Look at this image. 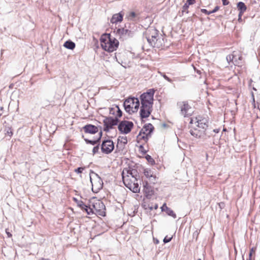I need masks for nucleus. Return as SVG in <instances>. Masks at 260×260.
<instances>
[{"label": "nucleus", "instance_id": "f257e3e1", "mask_svg": "<svg viewBox=\"0 0 260 260\" xmlns=\"http://www.w3.org/2000/svg\"><path fill=\"white\" fill-rule=\"evenodd\" d=\"M100 41L102 48L109 52L116 50L119 45L118 41L114 38H111L110 34L102 35Z\"/></svg>", "mask_w": 260, "mask_h": 260}, {"label": "nucleus", "instance_id": "f03ea898", "mask_svg": "<svg viewBox=\"0 0 260 260\" xmlns=\"http://www.w3.org/2000/svg\"><path fill=\"white\" fill-rule=\"evenodd\" d=\"M158 35L159 31L157 29L154 28H150L146 30L144 37L150 46L159 48L162 46L164 43V39H158L156 40H153V37H154V36L158 37Z\"/></svg>", "mask_w": 260, "mask_h": 260}, {"label": "nucleus", "instance_id": "7ed1b4c3", "mask_svg": "<svg viewBox=\"0 0 260 260\" xmlns=\"http://www.w3.org/2000/svg\"><path fill=\"white\" fill-rule=\"evenodd\" d=\"M190 124H194L196 126L201 129L205 130V132L211 135V132H209L208 127V120L207 118L199 116L190 119Z\"/></svg>", "mask_w": 260, "mask_h": 260}, {"label": "nucleus", "instance_id": "20e7f679", "mask_svg": "<svg viewBox=\"0 0 260 260\" xmlns=\"http://www.w3.org/2000/svg\"><path fill=\"white\" fill-rule=\"evenodd\" d=\"M122 176L123 183L125 186L131 189L133 192H139L140 187L138 183H135L134 180H132L131 178H128V176H125L124 171L122 172Z\"/></svg>", "mask_w": 260, "mask_h": 260}, {"label": "nucleus", "instance_id": "39448f33", "mask_svg": "<svg viewBox=\"0 0 260 260\" xmlns=\"http://www.w3.org/2000/svg\"><path fill=\"white\" fill-rule=\"evenodd\" d=\"M93 176H90V180L92 184V190L97 193L103 186V182L101 177L96 173H93Z\"/></svg>", "mask_w": 260, "mask_h": 260}, {"label": "nucleus", "instance_id": "423d86ee", "mask_svg": "<svg viewBox=\"0 0 260 260\" xmlns=\"http://www.w3.org/2000/svg\"><path fill=\"white\" fill-rule=\"evenodd\" d=\"M90 209H91L92 212L91 214H97L101 216H103L105 214L104 210H105V206L104 203L100 201L96 200L93 202L91 205H90Z\"/></svg>", "mask_w": 260, "mask_h": 260}, {"label": "nucleus", "instance_id": "0eeeda50", "mask_svg": "<svg viewBox=\"0 0 260 260\" xmlns=\"http://www.w3.org/2000/svg\"><path fill=\"white\" fill-rule=\"evenodd\" d=\"M154 92L155 90L153 89H150L142 94L140 96L141 104L152 105Z\"/></svg>", "mask_w": 260, "mask_h": 260}, {"label": "nucleus", "instance_id": "6e6552de", "mask_svg": "<svg viewBox=\"0 0 260 260\" xmlns=\"http://www.w3.org/2000/svg\"><path fill=\"white\" fill-rule=\"evenodd\" d=\"M189 133L193 137L204 140L207 139L211 136L210 135L205 132V130L201 129L198 127L191 128L189 131Z\"/></svg>", "mask_w": 260, "mask_h": 260}, {"label": "nucleus", "instance_id": "1a4fd4ad", "mask_svg": "<svg viewBox=\"0 0 260 260\" xmlns=\"http://www.w3.org/2000/svg\"><path fill=\"white\" fill-rule=\"evenodd\" d=\"M177 106L180 110V113L184 117H188L190 115L191 107L187 101L178 102Z\"/></svg>", "mask_w": 260, "mask_h": 260}, {"label": "nucleus", "instance_id": "9d476101", "mask_svg": "<svg viewBox=\"0 0 260 260\" xmlns=\"http://www.w3.org/2000/svg\"><path fill=\"white\" fill-rule=\"evenodd\" d=\"M118 121L119 120L117 117H106L103 120L104 126V131L106 132H109L110 129L113 128V126L116 125L118 124Z\"/></svg>", "mask_w": 260, "mask_h": 260}, {"label": "nucleus", "instance_id": "9b49d317", "mask_svg": "<svg viewBox=\"0 0 260 260\" xmlns=\"http://www.w3.org/2000/svg\"><path fill=\"white\" fill-rule=\"evenodd\" d=\"M114 32H115L117 37L122 40L126 39L128 37H131L133 36L132 31L126 28L125 25L124 27L117 28L114 30Z\"/></svg>", "mask_w": 260, "mask_h": 260}, {"label": "nucleus", "instance_id": "f8f14e48", "mask_svg": "<svg viewBox=\"0 0 260 260\" xmlns=\"http://www.w3.org/2000/svg\"><path fill=\"white\" fill-rule=\"evenodd\" d=\"M133 126L134 124L132 121L123 120L120 122L118 128L121 133L127 134L131 131Z\"/></svg>", "mask_w": 260, "mask_h": 260}, {"label": "nucleus", "instance_id": "ddd939ff", "mask_svg": "<svg viewBox=\"0 0 260 260\" xmlns=\"http://www.w3.org/2000/svg\"><path fill=\"white\" fill-rule=\"evenodd\" d=\"M114 143L112 140H104L101 146V150L102 152L106 154H109L114 149Z\"/></svg>", "mask_w": 260, "mask_h": 260}, {"label": "nucleus", "instance_id": "4468645a", "mask_svg": "<svg viewBox=\"0 0 260 260\" xmlns=\"http://www.w3.org/2000/svg\"><path fill=\"white\" fill-rule=\"evenodd\" d=\"M140 114L142 119L147 118L152 112V105L141 104Z\"/></svg>", "mask_w": 260, "mask_h": 260}, {"label": "nucleus", "instance_id": "2eb2a0df", "mask_svg": "<svg viewBox=\"0 0 260 260\" xmlns=\"http://www.w3.org/2000/svg\"><path fill=\"white\" fill-rule=\"evenodd\" d=\"M123 16L124 12L122 11L118 13L114 14L110 19V22L112 24L120 23L123 20Z\"/></svg>", "mask_w": 260, "mask_h": 260}, {"label": "nucleus", "instance_id": "dca6fc26", "mask_svg": "<svg viewBox=\"0 0 260 260\" xmlns=\"http://www.w3.org/2000/svg\"><path fill=\"white\" fill-rule=\"evenodd\" d=\"M83 129L85 133L90 134H94L99 131L98 127L92 124H87L83 127Z\"/></svg>", "mask_w": 260, "mask_h": 260}, {"label": "nucleus", "instance_id": "f3484780", "mask_svg": "<svg viewBox=\"0 0 260 260\" xmlns=\"http://www.w3.org/2000/svg\"><path fill=\"white\" fill-rule=\"evenodd\" d=\"M123 171L125 172V176H128L129 178L133 179L134 181H137V171L135 169H124Z\"/></svg>", "mask_w": 260, "mask_h": 260}, {"label": "nucleus", "instance_id": "a211bd4d", "mask_svg": "<svg viewBox=\"0 0 260 260\" xmlns=\"http://www.w3.org/2000/svg\"><path fill=\"white\" fill-rule=\"evenodd\" d=\"M143 190L147 198L152 196L153 194V190L147 181L143 182Z\"/></svg>", "mask_w": 260, "mask_h": 260}, {"label": "nucleus", "instance_id": "6ab92c4d", "mask_svg": "<svg viewBox=\"0 0 260 260\" xmlns=\"http://www.w3.org/2000/svg\"><path fill=\"white\" fill-rule=\"evenodd\" d=\"M154 129V127L151 123H148L145 124L140 131V133H142L144 135H151Z\"/></svg>", "mask_w": 260, "mask_h": 260}, {"label": "nucleus", "instance_id": "aec40b11", "mask_svg": "<svg viewBox=\"0 0 260 260\" xmlns=\"http://www.w3.org/2000/svg\"><path fill=\"white\" fill-rule=\"evenodd\" d=\"M134 100H132V98H128L123 103V106L125 111L129 114L135 112H133L134 109L132 108V107H131V105L129 104L131 102H133L132 101H134Z\"/></svg>", "mask_w": 260, "mask_h": 260}, {"label": "nucleus", "instance_id": "412c9836", "mask_svg": "<svg viewBox=\"0 0 260 260\" xmlns=\"http://www.w3.org/2000/svg\"><path fill=\"white\" fill-rule=\"evenodd\" d=\"M78 206H79L82 210H84L88 215L91 214L92 212L91 209H90V205L89 206L86 205L82 201H78L77 202Z\"/></svg>", "mask_w": 260, "mask_h": 260}, {"label": "nucleus", "instance_id": "4be33fe9", "mask_svg": "<svg viewBox=\"0 0 260 260\" xmlns=\"http://www.w3.org/2000/svg\"><path fill=\"white\" fill-rule=\"evenodd\" d=\"M161 209L162 211H165L168 215L173 217L174 218L177 217L176 214L171 208L167 207L166 204H164L161 207Z\"/></svg>", "mask_w": 260, "mask_h": 260}, {"label": "nucleus", "instance_id": "5701e85b", "mask_svg": "<svg viewBox=\"0 0 260 260\" xmlns=\"http://www.w3.org/2000/svg\"><path fill=\"white\" fill-rule=\"evenodd\" d=\"M132 100H134V101H133L131 102V103H129V104L131 105V107H132V108L134 109L133 112H137L139 109V106H140V102L138 98H132Z\"/></svg>", "mask_w": 260, "mask_h": 260}, {"label": "nucleus", "instance_id": "b1692460", "mask_svg": "<svg viewBox=\"0 0 260 260\" xmlns=\"http://www.w3.org/2000/svg\"><path fill=\"white\" fill-rule=\"evenodd\" d=\"M237 8L240 13L244 14L246 11L247 7L243 2H240L237 4Z\"/></svg>", "mask_w": 260, "mask_h": 260}, {"label": "nucleus", "instance_id": "393cba45", "mask_svg": "<svg viewBox=\"0 0 260 260\" xmlns=\"http://www.w3.org/2000/svg\"><path fill=\"white\" fill-rule=\"evenodd\" d=\"M63 46L67 49L73 50L75 47V44L72 41L68 40L65 42Z\"/></svg>", "mask_w": 260, "mask_h": 260}, {"label": "nucleus", "instance_id": "a878e982", "mask_svg": "<svg viewBox=\"0 0 260 260\" xmlns=\"http://www.w3.org/2000/svg\"><path fill=\"white\" fill-rule=\"evenodd\" d=\"M151 137V135H144L141 133H139L138 136H137V139L140 141L141 140H143L145 142H146L149 138Z\"/></svg>", "mask_w": 260, "mask_h": 260}, {"label": "nucleus", "instance_id": "bb28decb", "mask_svg": "<svg viewBox=\"0 0 260 260\" xmlns=\"http://www.w3.org/2000/svg\"><path fill=\"white\" fill-rule=\"evenodd\" d=\"M144 175L147 178L149 179L153 175V172L150 169H146L144 170Z\"/></svg>", "mask_w": 260, "mask_h": 260}, {"label": "nucleus", "instance_id": "cd10ccee", "mask_svg": "<svg viewBox=\"0 0 260 260\" xmlns=\"http://www.w3.org/2000/svg\"><path fill=\"white\" fill-rule=\"evenodd\" d=\"M137 16V14L134 12H131L126 15V18L131 21H134L135 18Z\"/></svg>", "mask_w": 260, "mask_h": 260}, {"label": "nucleus", "instance_id": "c85d7f7f", "mask_svg": "<svg viewBox=\"0 0 260 260\" xmlns=\"http://www.w3.org/2000/svg\"><path fill=\"white\" fill-rule=\"evenodd\" d=\"M115 109H116V116L115 117H120L121 116H122V111H121V110L119 109V107H118V106H115Z\"/></svg>", "mask_w": 260, "mask_h": 260}, {"label": "nucleus", "instance_id": "c756f323", "mask_svg": "<svg viewBox=\"0 0 260 260\" xmlns=\"http://www.w3.org/2000/svg\"><path fill=\"white\" fill-rule=\"evenodd\" d=\"M84 140L86 142V143L87 144H91L92 145H94L98 143V142H99L98 139L96 140H90L89 139H84Z\"/></svg>", "mask_w": 260, "mask_h": 260}, {"label": "nucleus", "instance_id": "7c9ffc66", "mask_svg": "<svg viewBox=\"0 0 260 260\" xmlns=\"http://www.w3.org/2000/svg\"><path fill=\"white\" fill-rule=\"evenodd\" d=\"M190 5V4H187V2H186V3L184 4V5L182 7V13H183L184 12H185L186 13H188V11L187 10L189 6Z\"/></svg>", "mask_w": 260, "mask_h": 260}, {"label": "nucleus", "instance_id": "2f4dec72", "mask_svg": "<svg viewBox=\"0 0 260 260\" xmlns=\"http://www.w3.org/2000/svg\"><path fill=\"white\" fill-rule=\"evenodd\" d=\"M6 134L8 135L10 137H11L13 135L12 129L11 127H7L6 128Z\"/></svg>", "mask_w": 260, "mask_h": 260}, {"label": "nucleus", "instance_id": "473e14b6", "mask_svg": "<svg viewBox=\"0 0 260 260\" xmlns=\"http://www.w3.org/2000/svg\"><path fill=\"white\" fill-rule=\"evenodd\" d=\"M120 141L121 143H122L124 145L127 144V140L126 137H119L118 139V142H119Z\"/></svg>", "mask_w": 260, "mask_h": 260}, {"label": "nucleus", "instance_id": "72a5a7b5", "mask_svg": "<svg viewBox=\"0 0 260 260\" xmlns=\"http://www.w3.org/2000/svg\"><path fill=\"white\" fill-rule=\"evenodd\" d=\"M146 159L147 160L148 162L151 163V164H154V160L153 158L149 155H147L145 156Z\"/></svg>", "mask_w": 260, "mask_h": 260}, {"label": "nucleus", "instance_id": "f704fd0d", "mask_svg": "<svg viewBox=\"0 0 260 260\" xmlns=\"http://www.w3.org/2000/svg\"><path fill=\"white\" fill-rule=\"evenodd\" d=\"M234 59V55L233 54H230L226 56V60L229 63L233 61Z\"/></svg>", "mask_w": 260, "mask_h": 260}, {"label": "nucleus", "instance_id": "c9c22d12", "mask_svg": "<svg viewBox=\"0 0 260 260\" xmlns=\"http://www.w3.org/2000/svg\"><path fill=\"white\" fill-rule=\"evenodd\" d=\"M149 181L152 183H155L156 180V177L154 174L152 176V177H150L148 179Z\"/></svg>", "mask_w": 260, "mask_h": 260}, {"label": "nucleus", "instance_id": "e433bc0d", "mask_svg": "<svg viewBox=\"0 0 260 260\" xmlns=\"http://www.w3.org/2000/svg\"><path fill=\"white\" fill-rule=\"evenodd\" d=\"M116 109H115V106L110 109V114L112 115H115L116 116Z\"/></svg>", "mask_w": 260, "mask_h": 260}, {"label": "nucleus", "instance_id": "4c0bfd02", "mask_svg": "<svg viewBox=\"0 0 260 260\" xmlns=\"http://www.w3.org/2000/svg\"><path fill=\"white\" fill-rule=\"evenodd\" d=\"M99 149V145H98L94 147L93 149H92V152H93V154H94L96 153L97 152H98Z\"/></svg>", "mask_w": 260, "mask_h": 260}, {"label": "nucleus", "instance_id": "58836bf2", "mask_svg": "<svg viewBox=\"0 0 260 260\" xmlns=\"http://www.w3.org/2000/svg\"><path fill=\"white\" fill-rule=\"evenodd\" d=\"M172 237H168V236H166L165 237V238L164 239V242L165 243H168L170 241H171V239H172Z\"/></svg>", "mask_w": 260, "mask_h": 260}, {"label": "nucleus", "instance_id": "ea45409f", "mask_svg": "<svg viewBox=\"0 0 260 260\" xmlns=\"http://www.w3.org/2000/svg\"><path fill=\"white\" fill-rule=\"evenodd\" d=\"M139 151H141L143 154H145L147 152V151L144 149V148L142 145H141L139 146Z\"/></svg>", "mask_w": 260, "mask_h": 260}, {"label": "nucleus", "instance_id": "a19ab883", "mask_svg": "<svg viewBox=\"0 0 260 260\" xmlns=\"http://www.w3.org/2000/svg\"><path fill=\"white\" fill-rule=\"evenodd\" d=\"M161 76L168 82H172V80L169 78L168 76H167L165 74L161 73Z\"/></svg>", "mask_w": 260, "mask_h": 260}, {"label": "nucleus", "instance_id": "79ce46f5", "mask_svg": "<svg viewBox=\"0 0 260 260\" xmlns=\"http://www.w3.org/2000/svg\"><path fill=\"white\" fill-rule=\"evenodd\" d=\"M201 11L202 13L206 14V15H210L211 14V11H208L206 9H202L201 10Z\"/></svg>", "mask_w": 260, "mask_h": 260}, {"label": "nucleus", "instance_id": "37998d69", "mask_svg": "<svg viewBox=\"0 0 260 260\" xmlns=\"http://www.w3.org/2000/svg\"><path fill=\"white\" fill-rule=\"evenodd\" d=\"M84 170L83 168L82 167H79L77 169L75 170V172L77 173H81L82 172L83 170Z\"/></svg>", "mask_w": 260, "mask_h": 260}, {"label": "nucleus", "instance_id": "c03bdc74", "mask_svg": "<svg viewBox=\"0 0 260 260\" xmlns=\"http://www.w3.org/2000/svg\"><path fill=\"white\" fill-rule=\"evenodd\" d=\"M255 251V248L252 247L251 249H250V252L249 253V257L248 258H252V253L253 252H254Z\"/></svg>", "mask_w": 260, "mask_h": 260}, {"label": "nucleus", "instance_id": "a18cd8bd", "mask_svg": "<svg viewBox=\"0 0 260 260\" xmlns=\"http://www.w3.org/2000/svg\"><path fill=\"white\" fill-rule=\"evenodd\" d=\"M219 8L218 6H216L212 11H211V14L215 13L216 12H217L219 10Z\"/></svg>", "mask_w": 260, "mask_h": 260}, {"label": "nucleus", "instance_id": "49530a36", "mask_svg": "<svg viewBox=\"0 0 260 260\" xmlns=\"http://www.w3.org/2000/svg\"><path fill=\"white\" fill-rule=\"evenodd\" d=\"M187 4L192 5L195 3V0H187Z\"/></svg>", "mask_w": 260, "mask_h": 260}, {"label": "nucleus", "instance_id": "de8ad7c7", "mask_svg": "<svg viewBox=\"0 0 260 260\" xmlns=\"http://www.w3.org/2000/svg\"><path fill=\"white\" fill-rule=\"evenodd\" d=\"M243 14H242V13H239V14H238V21L239 22L242 21V16Z\"/></svg>", "mask_w": 260, "mask_h": 260}, {"label": "nucleus", "instance_id": "09e8293b", "mask_svg": "<svg viewBox=\"0 0 260 260\" xmlns=\"http://www.w3.org/2000/svg\"><path fill=\"white\" fill-rule=\"evenodd\" d=\"M222 4L224 6L228 5L229 3V2L228 1H227V0H222Z\"/></svg>", "mask_w": 260, "mask_h": 260}, {"label": "nucleus", "instance_id": "8fccbe9b", "mask_svg": "<svg viewBox=\"0 0 260 260\" xmlns=\"http://www.w3.org/2000/svg\"><path fill=\"white\" fill-rule=\"evenodd\" d=\"M158 39H163V38H162V37L159 36V35H158V37L154 36V37H153V40H158Z\"/></svg>", "mask_w": 260, "mask_h": 260}, {"label": "nucleus", "instance_id": "3c124183", "mask_svg": "<svg viewBox=\"0 0 260 260\" xmlns=\"http://www.w3.org/2000/svg\"><path fill=\"white\" fill-rule=\"evenodd\" d=\"M100 134V136L99 137V138L98 139V140L99 141L102 137V132L101 131V132H100L99 133Z\"/></svg>", "mask_w": 260, "mask_h": 260}, {"label": "nucleus", "instance_id": "603ef678", "mask_svg": "<svg viewBox=\"0 0 260 260\" xmlns=\"http://www.w3.org/2000/svg\"><path fill=\"white\" fill-rule=\"evenodd\" d=\"M213 132H214L215 133H219V129H214L213 131H212Z\"/></svg>", "mask_w": 260, "mask_h": 260}, {"label": "nucleus", "instance_id": "864d4df0", "mask_svg": "<svg viewBox=\"0 0 260 260\" xmlns=\"http://www.w3.org/2000/svg\"><path fill=\"white\" fill-rule=\"evenodd\" d=\"M7 233L9 237H11L12 236V235L10 233L7 232Z\"/></svg>", "mask_w": 260, "mask_h": 260}, {"label": "nucleus", "instance_id": "5fc2aeb1", "mask_svg": "<svg viewBox=\"0 0 260 260\" xmlns=\"http://www.w3.org/2000/svg\"><path fill=\"white\" fill-rule=\"evenodd\" d=\"M39 260H49L48 258H41Z\"/></svg>", "mask_w": 260, "mask_h": 260}, {"label": "nucleus", "instance_id": "6e6d98bb", "mask_svg": "<svg viewBox=\"0 0 260 260\" xmlns=\"http://www.w3.org/2000/svg\"><path fill=\"white\" fill-rule=\"evenodd\" d=\"M3 109H4V108H3V107H1L0 108V110H1V111L3 110Z\"/></svg>", "mask_w": 260, "mask_h": 260}, {"label": "nucleus", "instance_id": "4d7b16f0", "mask_svg": "<svg viewBox=\"0 0 260 260\" xmlns=\"http://www.w3.org/2000/svg\"><path fill=\"white\" fill-rule=\"evenodd\" d=\"M197 73L199 74H201V71H197Z\"/></svg>", "mask_w": 260, "mask_h": 260}, {"label": "nucleus", "instance_id": "13d9d810", "mask_svg": "<svg viewBox=\"0 0 260 260\" xmlns=\"http://www.w3.org/2000/svg\"><path fill=\"white\" fill-rule=\"evenodd\" d=\"M247 260H252V258H248V259H247Z\"/></svg>", "mask_w": 260, "mask_h": 260}, {"label": "nucleus", "instance_id": "bf43d9fd", "mask_svg": "<svg viewBox=\"0 0 260 260\" xmlns=\"http://www.w3.org/2000/svg\"><path fill=\"white\" fill-rule=\"evenodd\" d=\"M2 114L0 113V117L2 116Z\"/></svg>", "mask_w": 260, "mask_h": 260}, {"label": "nucleus", "instance_id": "052dcab7", "mask_svg": "<svg viewBox=\"0 0 260 260\" xmlns=\"http://www.w3.org/2000/svg\"><path fill=\"white\" fill-rule=\"evenodd\" d=\"M75 201H76L77 203L78 202V200H77V199H75Z\"/></svg>", "mask_w": 260, "mask_h": 260}, {"label": "nucleus", "instance_id": "680f3d73", "mask_svg": "<svg viewBox=\"0 0 260 260\" xmlns=\"http://www.w3.org/2000/svg\"><path fill=\"white\" fill-rule=\"evenodd\" d=\"M75 201H76L77 203L78 202V200H77V199H75Z\"/></svg>", "mask_w": 260, "mask_h": 260}, {"label": "nucleus", "instance_id": "e2e57ef3", "mask_svg": "<svg viewBox=\"0 0 260 260\" xmlns=\"http://www.w3.org/2000/svg\"><path fill=\"white\" fill-rule=\"evenodd\" d=\"M64 1L65 2H66V1H68L69 0H64Z\"/></svg>", "mask_w": 260, "mask_h": 260}, {"label": "nucleus", "instance_id": "0e129e2a", "mask_svg": "<svg viewBox=\"0 0 260 260\" xmlns=\"http://www.w3.org/2000/svg\"><path fill=\"white\" fill-rule=\"evenodd\" d=\"M198 260H201V259H200H200H198Z\"/></svg>", "mask_w": 260, "mask_h": 260}]
</instances>
